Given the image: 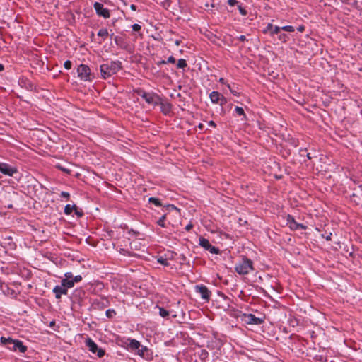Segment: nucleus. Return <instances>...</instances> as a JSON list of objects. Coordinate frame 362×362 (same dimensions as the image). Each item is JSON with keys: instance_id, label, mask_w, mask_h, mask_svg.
Listing matches in <instances>:
<instances>
[{"instance_id": "1", "label": "nucleus", "mask_w": 362, "mask_h": 362, "mask_svg": "<svg viewBox=\"0 0 362 362\" xmlns=\"http://www.w3.org/2000/svg\"><path fill=\"white\" fill-rule=\"evenodd\" d=\"M101 76L106 79L117 74L122 69L121 62L117 61H107L100 66Z\"/></svg>"}, {"instance_id": "2", "label": "nucleus", "mask_w": 362, "mask_h": 362, "mask_svg": "<svg viewBox=\"0 0 362 362\" xmlns=\"http://www.w3.org/2000/svg\"><path fill=\"white\" fill-rule=\"evenodd\" d=\"M234 269L239 275H247L255 270L253 261L246 256H242L241 259L235 263Z\"/></svg>"}, {"instance_id": "3", "label": "nucleus", "mask_w": 362, "mask_h": 362, "mask_svg": "<svg viewBox=\"0 0 362 362\" xmlns=\"http://www.w3.org/2000/svg\"><path fill=\"white\" fill-rule=\"evenodd\" d=\"M1 342L3 345L6 346L9 350L13 351H18L20 353H25L27 351V346L18 339H13L12 338L1 337Z\"/></svg>"}, {"instance_id": "4", "label": "nucleus", "mask_w": 362, "mask_h": 362, "mask_svg": "<svg viewBox=\"0 0 362 362\" xmlns=\"http://www.w3.org/2000/svg\"><path fill=\"white\" fill-rule=\"evenodd\" d=\"M136 92L149 105H158L160 103L161 98L156 93H148L141 89H138Z\"/></svg>"}, {"instance_id": "5", "label": "nucleus", "mask_w": 362, "mask_h": 362, "mask_svg": "<svg viewBox=\"0 0 362 362\" xmlns=\"http://www.w3.org/2000/svg\"><path fill=\"white\" fill-rule=\"evenodd\" d=\"M86 346L88 349V350L97 355L98 357L102 358L104 356L105 351L103 349L99 348L98 345L90 339L88 338L86 341Z\"/></svg>"}, {"instance_id": "6", "label": "nucleus", "mask_w": 362, "mask_h": 362, "mask_svg": "<svg viewBox=\"0 0 362 362\" xmlns=\"http://www.w3.org/2000/svg\"><path fill=\"white\" fill-rule=\"evenodd\" d=\"M350 187L353 190V193L350 196L351 202L356 205L362 204V185Z\"/></svg>"}, {"instance_id": "7", "label": "nucleus", "mask_w": 362, "mask_h": 362, "mask_svg": "<svg viewBox=\"0 0 362 362\" xmlns=\"http://www.w3.org/2000/svg\"><path fill=\"white\" fill-rule=\"evenodd\" d=\"M78 78L83 81H90V70L88 66L86 64H81L77 69Z\"/></svg>"}, {"instance_id": "8", "label": "nucleus", "mask_w": 362, "mask_h": 362, "mask_svg": "<svg viewBox=\"0 0 362 362\" xmlns=\"http://www.w3.org/2000/svg\"><path fill=\"white\" fill-rule=\"evenodd\" d=\"M199 244L201 247L204 248L206 250L209 251L211 254H219L220 250L218 248L213 246L209 240L204 237H199Z\"/></svg>"}, {"instance_id": "9", "label": "nucleus", "mask_w": 362, "mask_h": 362, "mask_svg": "<svg viewBox=\"0 0 362 362\" xmlns=\"http://www.w3.org/2000/svg\"><path fill=\"white\" fill-rule=\"evenodd\" d=\"M286 224L291 230H305L307 228L305 225L297 223L293 216L290 214L286 216Z\"/></svg>"}, {"instance_id": "10", "label": "nucleus", "mask_w": 362, "mask_h": 362, "mask_svg": "<svg viewBox=\"0 0 362 362\" xmlns=\"http://www.w3.org/2000/svg\"><path fill=\"white\" fill-rule=\"evenodd\" d=\"M194 291L200 294L202 299L206 300H209L211 296V292L204 284L196 285L194 286Z\"/></svg>"}, {"instance_id": "11", "label": "nucleus", "mask_w": 362, "mask_h": 362, "mask_svg": "<svg viewBox=\"0 0 362 362\" xmlns=\"http://www.w3.org/2000/svg\"><path fill=\"white\" fill-rule=\"evenodd\" d=\"M210 100L214 104H219L221 106L226 103V98L218 91H212L209 95Z\"/></svg>"}, {"instance_id": "12", "label": "nucleus", "mask_w": 362, "mask_h": 362, "mask_svg": "<svg viewBox=\"0 0 362 362\" xmlns=\"http://www.w3.org/2000/svg\"><path fill=\"white\" fill-rule=\"evenodd\" d=\"M93 8L95 10L96 14L99 16H102L104 18H108L110 16V11L104 8L103 5L99 2H95Z\"/></svg>"}, {"instance_id": "13", "label": "nucleus", "mask_w": 362, "mask_h": 362, "mask_svg": "<svg viewBox=\"0 0 362 362\" xmlns=\"http://www.w3.org/2000/svg\"><path fill=\"white\" fill-rule=\"evenodd\" d=\"M0 172L5 175L13 176L18 173V169L6 163H0Z\"/></svg>"}, {"instance_id": "14", "label": "nucleus", "mask_w": 362, "mask_h": 362, "mask_svg": "<svg viewBox=\"0 0 362 362\" xmlns=\"http://www.w3.org/2000/svg\"><path fill=\"white\" fill-rule=\"evenodd\" d=\"M243 320H244L247 324L249 325H261L264 322V320L262 318H259L256 317L255 315L249 313L244 314Z\"/></svg>"}, {"instance_id": "15", "label": "nucleus", "mask_w": 362, "mask_h": 362, "mask_svg": "<svg viewBox=\"0 0 362 362\" xmlns=\"http://www.w3.org/2000/svg\"><path fill=\"white\" fill-rule=\"evenodd\" d=\"M52 292L55 294V298L57 299H60L62 295H66L68 291L64 288L62 284L57 285L52 290Z\"/></svg>"}, {"instance_id": "16", "label": "nucleus", "mask_w": 362, "mask_h": 362, "mask_svg": "<svg viewBox=\"0 0 362 362\" xmlns=\"http://www.w3.org/2000/svg\"><path fill=\"white\" fill-rule=\"evenodd\" d=\"M158 105H160L161 112L167 115L171 112L172 105L169 103H163L162 100H160V103Z\"/></svg>"}, {"instance_id": "17", "label": "nucleus", "mask_w": 362, "mask_h": 362, "mask_svg": "<svg viewBox=\"0 0 362 362\" xmlns=\"http://www.w3.org/2000/svg\"><path fill=\"white\" fill-rule=\"evenodd\" d=\"M61 284L64 288H66V289L67 291H68V288H73L74 286V281H72V279H63L61 281Z\"/></svg>"}, {"instance_id": "18", "label": "nucleus", "mask_w": 362, "mask_h": 362, "mask_svg": "<svg viewBox=\"0 0 362 362\" xmlns=\"http://www.w3.org/2000/svg\"><path fill=\"white\" fill-rule=\"evenodd\" d=\"M140 347L141 349H138V354L143 358H148L149 349L145 346H141Z\"/></svg>"}, {"instance_id": "19", "label": "nucleus", "mask_w": 362, "mask_h": 362, "mask_svg": "<svg viewBox=\"0 0 362 362\" xmlns=\"http://www.w3.org/2000/svg\"><path fill=\"white\" fill-rule=\"evenodd\" d=\"M129 346L132 350L139 349L141 346L140 342L136 339H130Z\"/></svg>"}, {"instance_id": "20", "label": "nucleus", "mask_w": 362, "mask_h": 362, "mask_svg": "<svg viewBox=\"0 0 362 362\" xmlns=\"http://www.w3.org/2000/svg\"><path fill=\"white\" fill-rule=\"evenodd\" d=\"M235 112L237 115H239V116H243V120H246L247 119V117H246V115L245 113V111L243 110V107H235Z\"/></svg>"}, {"instance_id": "21", "label": "nucleus", "mask_w": 362, "mask_h": 362, "mask_svg": "<svg viewBox=\"0 0 362 362\" xmlns=\"http://www.w3.org/2000/svg\"><path fill=\"white\" fill-rule=\"evenodd\" d=\"M109 35V33L107 29L102 28L99 30L98 32V36L101 37L103 40L106 39V37Z\"/></svg>"}, {"instance_id": "22", "label": "nucleus", "mask_w": 362, "mask_h": 362, "mask_svg": "<svg viewBox=\"0 0 362 362\" xmlns=\"http://www.w3.org/2000/svg\"><path fill=\"white\" fill-rule=\"evenodd\" d=\"M148 202L153 204L156 206H162V203H161L160 200L158 198H156V197H150L148 199Z\"/></svg>"}, {"instance_id": "23", "label": "nucleus", "mask_w": 362, "mask_h": 362, "mask_svg": "<svg viewBox=\"0 0 362 362\" xmlns=\"http://www.w3.org/2000/svg\"><path fill=\"white\" fill-rule=\"evenodd\" d=\"M281 30V27L277 26V25H272V28L271 30V33L269 35L271 37H273L274 35H277L279 33L280 30Z\"/></svg>"}, {"instance_id": "24", "label": "nucleus", "mask_w": 362, "mask_h": 362, "mask_svg": "<svg viewBox=\"0 0 362 362\" xmlns=\"http://www.w3.org/2000/svg\"><path fill=\"white\" fill-rule=\"evenodd\" d=\"M74 209H75V204L74 205H70V204H67L65 206V208H64V214H66V215H69L72 213V211H74Z\"/></svg>"}, {"instance_id": "25", "label": "nucleus", "mask_w": 362, "mask_h": 362, "mask_svg": "<svg viewBox=\"0 0 362 362\" xmlns=\"http://www.w3.org/2000/svg\"><path fill=\"white\" fill-rule=\"evenodd\" d=\"M187 66V64L185 59H180L177 64V67L178 69H185Z\"/></svg>"}, {"instance_id": "26", "label": "nucleus", "mask_w": 362, "mask_h": 362, "mask_svg": "<svg viewBox=\"0 0 362 362\" xmlns=\"http://www.w3.org/2000/svg\"><path fill=\"white\" fill-rule=\"evenodd\" d=\"M166 219V215H163L157 221V224L162 228H165V221Z\"/></svg>"}, {"instance_id": "27", "label": "nucleus", "mask_w": 362, "mask_h": 362, "mask_svg": "<svg viewBox=\"0 0 362 362\" xmlns=\"http://www.w3.org/2000/svg\"><path fill=\"white\" fill-rule=\"evenodd\" d=\"M116 315V311L114 309H108L105 312V315L108 318H112Z\"/></svg>"}, {"instance_id": "28", "label": "nucleus", "mask_w": 362, "mask_h": 362, "mask_svg": "<svg viewBox=\"0 0 362 362\" xmlns=\"http://www.w3.org/2000/svg\"><path fill=\"white\" fill-rule=\"evenodd\" d=\"M272 25H272V23H268V24L267 25V26L263 29L262 33H263L264 34H269H269H270V33H271V30H272Z\"/></svg>"}, {"instance_id": "29", "label": "nucleus", "mask_w": 362, "mask_h": 362, "mask_svg": "<svg viewBox=\"0 0 362 362\" xmlns=\"http://www.w3.org/2000/svg\"><path fill=\"white\" fill-rule=\"evenodd\" d=\"M159 314L163 317H165L169 315V312L163 308H159Z\"/></svg>"}, {"instance_id": "30", "label": "nucleus", "mask_w": 362, "mask_h": 362, "mask_svg": "<svg viewBox=\"0 0 362 362\" xmlns=\"http://www.w3.org/2000/svg\"><path fill=\"white\" fill-rule=\"evenodd\" d=\"M278 38L282 42H286L288 40V39H289L288 36L286 34H284V33L280 34L279 35Z\"/></svg>"}, {"instance_id": "31", "label": "nucleus", "mask_w": 362, "mask_h": 362, "mask_svg": "<svg viewBox=\"0 0 362 362\" xmlns=\"http://www.w3.org/2000/svg\"><path fill=\"white\" fill-rule=\"evenodd\" d=\"M281 30L284 31H286V32H289V33H292V32L295 31L294 27L291 26V25L283 26V27H281Z\"/></svg>"}, {"instance_id": "32", "label": "nucleus", "mask_w": 362, "mask_h": 362, "mask_svg": "<svg viewBox=\"0 0 362 362\" xmlns=\"http://www.w3.org/2000/svg\"><path fill=\"white\" fill-rule=\"evenodd\" d=\"M158 262L161 264L163 266H165V267H168L169 265V262L167 260V259H165L162 257H160V258H158Z\"/></svg>"}, {"instance_id": "33", "label": "nucleus", "mask_w": 362, "mask_h": 362, "mask_svg": "<svg viewBox=\"0 0 362 362\" xmlns=\"http://www.w3.org/2000/svg\"><path fill=\"white\" fill-rule=\"evenodd\" d=\"M321 236L326 240L329 241L332 240V233L325 232V233H322Z\"/></svg>"}, {"instance_id": "34", "label": "nucleus", "mask_w": 362, "mask_h": 362, "mask_svg": "<svg viewBox=\"0 0 362 362\" xmlns=\"http://www.w3.org/2000/svg\"><path fill=\"white\" fill-rule=\"evenodd\" d=\"M74 211L75 212V214L78 217H81L83 215V211L81 209H78L76 205H75V209H74Z\"/></svg>"}, {"instance_id": "35", "label": "nucleus", "mask_w": 362, "mask_h": 362, "mask_svg": "<svg viewBox=\"0 0 362 362\" xmlns=\"http://www.w3.org/2000/svg\"><path fill=\"white\" fill-rule=\"evenodd\" d=\"M238 8L239 12L240 13V14L242 16H246L247 15V10L245 8L242 7L241 5H238Z\"/></svg>"}, {"instance_id": "36", "label": "nucleus", "mask_w": 362, "mask_h": 362, "mask_svg": "<svg viewBox=\"0 0 362 362\" xmlns=\"http://www.w3.org/2000/svg\"><path fill=\"white\" fill-rule=\"evenodd\" d=\"M64 66L66 69L69 70L71 69L72 62L70 60H66L64 64Z\"/></svg>"}, {"instance_id": "37", "label": "nucleus", "mask_w": 362, "mask_h": 362, "mask_svg": "<svg viewBox=\"0 0 362 362\" xmlns=\"http://www.w3.org/2000/svg\"><path fill=\"white\" fill-rule=\"evenodd\" d=\"M82 280V276L81 275H77L74 276L72 279V281H74V283H78L80 282Z\"/></svg>"}, {"instance_id": "38", "label": "nucleus", "mask_w": 362, "mask_h": 362, "mask_svg": "<svg viewBox=\"0 0 362 362\" xmlns=\"http://www.w3.org/2000/svg\"><path fill=\"white\" fill-rule=\"evenodd\" d=\"M132 27L134 31H139L141 29V26L136 23L132 25Z\"/></svg>"}, {"instance_id": "39", "label": "nucleus", "mask_w": 362, "mask_h": 362, "mask_svg": "<svg viewBox=\"0 0 362 362\" xmlns=\"http://www.w3.org/2000/svg\"><path fill=\"white\" fill-rule=\"evenodd\" d=\"M60 197L69 199V197H70V194L69 192H62L61 194H60Z\"/></svg>"}, {"instance_id": "40", "label": "nucleus", "mask_w": 362, "mask_h": 362, "mask_svg": "<svg viewBox=\"0 0 362 362\" xmlns=\"http://www.w3.org/2000/svg\"><path fill=\"white\" fill-rule=\"evenodd\" d=\"M65 279H72L74 278V276L71 272H66L64 274Z\"/></svg>"}, {"instance_id": "41", "label": "nucleus", "mask_w": 362, "mask_h": 362, "mask_svg": "<svg viewBox=\"0 0 362 362\" xmlns=\"http://www.w3.org/2000/svg\"><path fill=\"white\" fill-rule=\"evenodd\" d=\"M175 62V58L173 56H170L167 59V63L174 64Z\"/></svg>"}, {"instance_id": "42", "label": "nucleus", "mask_w": 362, "mask_h": 362, "mask_svg": "<svg viewBox=\"0 0 362 362\" xmlns=\"http://www.w3.org/2000/svg\"><path fill=\"white\" fill-rule=\"evenodd\" d=\"M228 88H229L230 93L233 95H239V93H238L237 91L233 90L230 87V86L229 84L227 85Z\"/></svg>"}, {"instance_id": "43", "label": "nucleus", "mask_w": 362, "mask_h": 362, "mask_svg": "<svg viewBox=\"0 0 362 362\" xmlns=\"http://www.w3.org/2000/svg\"><path fill=\"white\" fill-rule=\"evenodd\" d=\"M237 3L238 1L236 0H228V4L230 6H235Z\"/></svg>"}, {"instance_id": "44", "label": "nucleus", "mask_w": 362, "mask_h": 362, "mask_svg": "<svg viewBox=\"0 0 362 362\" xmlns=\"http://www.w3.org/2000/svg\"><path fill=\"white\" fill-rule=\"evenodd\" d=\"M114 40H115V43H116L117 45H119V42H120V41H121V40H122V38H121V37H118V36H115V38H114Z\"/></svg>"}, {"instance_id": "45", "label": "nucleus", "mask_w": 362, "mask_h": 362, "mask_svg": "<svg viewBox=\"0 0 362 362\" xmlns=\"http://www.w3.org/2000/svg\"><path fill=\"white\" fill-rule=\"evenodd\" d=\"M297 30L299 32H303L305 30V26L303 25H300L297 28Z\"/></svg>"}, {"instance_id": "46", "label": "nucleus", "mask_w": 362, "mask_h": 362, "mask_svg": "<svg viewBox=\"0 0 362 362\" xmlns=\"http://www.w3.org/2000/svg\"><path fill=\"white\" fill-rule=\"evenodd\" d=\"M238 39L242 42H244L246 40V37L245 35H240L238 37Z\"/></svg>"}, {"instance_id": "47", "label": "nucleus", "mask_w": 362, "mask_h": 362, "mask_svg": "<svg viewBox=\"0 0 362 362\" xmlns=\"http://www.w3.org/2000/svg\"><path fill=\"white\" fill-rule=\"evenodd\" d=\"M209 125L210 127H216V123L214 121H212V120L209 122Z\"/></svg>"}, {"instance_id": "48", "label": "nucleus", "mask_w": 362, "mask_h": 362, "mask_svg": "<svg viewBox=\"0 0 362 362\" xmlns=\"http://www.w3.org/2000/svg\"><path fill=\"white\" fill-rule=\"evenodd\" d=\"M130 8H131V9H132V11H136V5H134V4H132V5L130 6Z\"/></svg>"}, {"instance_id": "49", "label": "nucleus", "mask_w": 362, "mask_h": 362, "mask_svg": "<svg viewBox=\"0 0 362 362\" xmlns=\"http://www.w3.org/2000/svg\"><path fill=\"white\" fill-rule=\"evenodd\" d=\"M167 64V60L166 61L165 60H162L158 64L160 65V64Z\"/></svg>"}, {"instance_id": "50", "label": "nucleus", "mask_w": 362, "mask_h": 362, "mask_svg": "<svg viewBox=\"0 0 362 362\" xmlns=\"http://www.w3.org/2000/svg\"><path fill=\"white\" fill-rule=\"evenodd\" d=\"M167 207H168V208L175 209H177V208H176L174 205H173V204H168V205H167Z\"/></svg>"}, {"instance_id": "51", "label": "nucleus", "mask_w": 362, "mask_h": 362, "mask_svg": "<svg viewBox=\"0 0 362 362\" xmlns=\"http://www.w3.org/2000/svg\"><path fill=\"white\" fill-rule=\"evenodd\" d=\"M55 325V322L54 320L51 321L49 323V327H52Z\"/></svg>"}, {"instance_id": "52", "label": "nucleus", "mask_w": 362, "mask_h": 362, "mask_svg": "<svg viewBox=\"0 0 362 362\" xmlns=\"http://www.w3.org/2000/svg\"><path fill=\"white\" fill-rule=\"evenodd\" d=\"M192 228V225H187L185 228L187 230H189Z\"/></svg>"}, {"instance_id": "53", "label": "nucleus", "mask_w": 362, "mask_h": 362, "mask_svg": "<svg viewBox=\"0 0 362 362\" xmlns=\"http://www.w3.org/2000/svg\"><path fill=\"white\" fill-rule=\"evenodd\" d=\"M4 69V66L2 64H0V71H2Z\"/></svg>"}, {"instance_id": "54", "label": "nucleus", "mask_w": 362, "mask_h": 362, "mask_svg": "<svg viewBox=\"0 0 362 362\" xmlns=\"http://www.w3.org/2000/svg\"><path fill=\"white\" fill-rule=\"evenodd\" d=\"M198 128L200 129H202L204 128V125L203 124L200 123L199 125H198Z\"/></svg>"}, {"instance_id": "55", "label": "nucleus", "mask_w": 362, "mask_h": 362, "mask_svg": "<svg viewBox=\"0 0 362 362\" xmlns=\"http://www.w3.org/2000/svg\"><path fill=\"white\" fill-rule=\"evenodd\" d=\"M219 82H220V83H225V80H224V78H221L219 79Z\"/></svg>"}, {"instance_id": "56", "label": "nucleus", "mask_w": 362, "mask_h": 362, "mask_svg": "<svg viewBox=\"0 0 362 362\" xmlns=\"http://www.w3.org/2000/svg\"><path fill=\"white\" fill-rule=\"evenodd\" d=\"M307 158H308L309 160L312 159V157H311V156H310V153H308L307 154Z\"/></svg>"}, {"instance_id": "57", "label": "nucleus", "mask_w": 362, "mask_h": 362, "mask_svg": "<svg viewBox=\"0 0 362 362\" xmlns=\"http://www.w3.org/2000/svg\"><path fill=\"white\" fill-rule=\"evenodd\" d=\"M175 44H176V45H180V42H179V40H176V41H175Z\"/></svg>"}, {"instance_id": "58", "label": "nucleus", "mask_w": 362, "mask_h": 362, "mask_svg": "<svg viewBox=\"0 0 362 362\" xmlns=\"http://www.w3.org/2000/svg\"><path fill=\"white\" fill-rule=\"evenodd\" d=\"M60 169L63 171H66V170L65 168H60Z\"/></svg>"}]
</instances>
